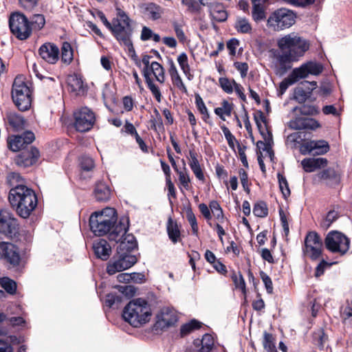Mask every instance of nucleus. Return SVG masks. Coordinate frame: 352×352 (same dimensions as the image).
<instances>
[{
    "instance_id": "obj_1",
    "label": "nucleus",
    "mask_w": 352,
    "mask_h": 352,
    "mask_svg": "<svg viewBox=\"0 0 352 352\" xmlns=\"http://www.w3.org/2000/svg\"><path fill=\"white\" fill-rule=\"evenodd\" d=\"M117 221V214L114 208H106L101 211L93 213L89 218L91 230L98 236L109 234V239L118 243L127 235L129 221L127 217Z\"/></svg>"
},
{
    "instance_id": "obj_2",
    "label": "nucleus",
    "mask_w": 352,
    "mask_h": 352,
    "mask_svg": "<svg viewBox=\"0 0 352 352\" xmlns=\"http://www.w3.org/2000/svg\"><path fill=\"white\" fill-rule=\"evenodd\" d=\"M277 45L281 54L276 55V58L284 71L289 69L292 63L298 61L309 48L307 41L295 32L280 38L277 41Z\"/></svg>"
},
{
    "instance_id": "obj_3",
    "label": "nucleus",
    "mask_w": 352,
    "mask_h": 352,
    "mask_svg": "<svg viewBox=\"0 0 352 352\" xmlns=\"http://www.w3.org/2000/svg\"><path fill=\"white\" fill-rule=\"evenodd\" d=\"M118 243L117 254L107 263V272L113 275L117 272L126 270L136 263L137 257L131 254V251L136 248L137 243L132 234L126 235Z\"/></svg>"
},
{
    "instance_id": "obj_4",
    "label": "nucleus",
    "mask_w": 352,
    "mask_h": 352,
    "mask_svg": "<svg viewBox=\"0 0 352 352\" xmlns=\"http://www.w3.org/2000/svg\"><path fill=\"white\" fill-rule=\"evenodd\" d=\"M8 200L18 215L23 219L29 217L38 204L35 192L21 184L11 188Z\"/></svg>"
},
{
    "instance_id": "obj_5",
    "label": "nucleus",
    "mask_w": 352,
    "mask_h": 352,
    "mask_svg": "<svg viewBox=\"0 0 352 352\" xmlns=\"http://www.w3.org/2000/svg\"><path fill=\"white\" fill-rule=\"evenodd\" d=\"M122 318L133 327H140L151 320V306L143 298L131 300L123 309Z\"/></svg>"
},
{
    "instance_id": "obj_6",
    "label": "nucleus",
    "mask_w": 352,
    "mask_h": 352,
    "mask_svg": "<svg viewBox=\"0 0 352 352\" xmlns=\"http://www.w3.org/2000/svg\"><path fill=\"white\" fill-rule=\"evenodd\" d=\"M32 90L31 82L24 76L15 78L12 87V99L20 111L28 110L31 107Z\"/></svg>"
},
{
    "instance_id": "obj_7",
    "label": "nucleus",
    "mask_w": 352,
    "mask_h": 352,
    "mask_svg": "<svg viewBox=\"0 0 352 352\" xmlns=\"http://www.w3.org/2000/svg\"><path fill=\"white\" fill-rule=\"evenodd\" d=\"M111 31L121 45L126 47L130 52H134L131 41L133 29L129 18L124 11L118 10V18L113 21Z\"/></svg>"
},
{
    "instance_id": "obj_8",
    "label": "nucleus",
    "mask_w": 352,
    "mask_h": 352,
    "mask_svg": "<svg viewBox=\"0 0 352 352\" xmlns=\"http://www.w3.org/2000/svg\"><path fill=\"white\" fill-rule=\"evenodd\" d=\"M296 14L291 10L280 8L271 14L267 25L275 31L289 28L295 23Z\"/></svg>"
},
{
    "instance_id": "obj_9",
    "label": "nucleus",
    "mask_w": 352,
    "mask_h": 352,
    "mask_svg": "<svg viewBox=\"0 0 352 352\" xmlns=\"http://www.w3.org/2000/svg\"><path fill=\"white\" fill-rule=\"evenodd\" d=\"M9 27L12 34L19 40H26L32 34V28L28 17L19 12L10 15Z\"/></svg>"
},
{
    "instance_id": "obj_10",
    "label": "nucleus",
    "mask_w": 352,
    "mask_h": 352,
    "mask_svg": "<svg viewBox=\"0 0 352 352\" xmlns=\"http://www.w3.org/2000/svg\"><path fill=\"white\" fill-rule=\"evenodd\" d=\"M324 244L330 252L344 254L349 249L350 241L342 232L331 231L326 236Z\"/></svg>"
},
{
    "instance_id": "obj_11",
    "label": "nucleus",
    "mask_w": 352,
    "mask_h": 352,
    "mask_svg": "<svg viewBox=\"0 0 352 352\" xmlns=\"http://www.w3.org/2000/svg\"><path fill=\"white\" fill-rule=\"evenodd\" d=\"M74 127L77 132H87L96 122L95 113L88 107H82L74 113Z\"/></svg>"
},
{
    "instance_id": "obj_12",
    "label": "nucleus",
    "mask_w": 352,
    "mask_h": 352,
    "mask_svg": "<svg viewBox=\"0 0 352 352\" xmlns=\"http://www.w3.org/2000/svg\"><path fill=\"white\" fill-rule=\"evenodd\" d=\"M322 245L320 235L316 232H309L305 239L303 253L311 259L316 260L322 254Z\"/></svg>"
},
{
    "instance_id": "obj_13",
    "label": "nucleus",
    "mask_w": 352,
    "mask_h": 352,
    "mask_svg": "<svg viewBox=\"0 0 352 352\" xmlns=\"http://www.w3.org/2000/svg\"><path fill=\"white\" fill-rule=\"evenodd\" d=\"M263 136V140H258L256 146L260 151L258 155V162L261 171L265 173L266 169L263 157H269L270 160L272 162L274 158V153L272 151V145L274 144L272 133H261Z\"/></svg>"
},
{
    "instance_id": "obj_14",
    "label": "nucleus",
    "mask_w": 352,
    "mask_h": 352,
    "mask_svg": "<svg viewBox=\"0 0 352 352\" xmlns=\"http://www.w3.org/2000/svg\"><path fill=\"white\" fill-rule=\"evenodd\" d=\"M17 221L8 210H0V232L8 236L17 232Z\"/></svg>"
},
{
    "instance_id": "obj_15",
    "label": "nucleus",
    "mask_w": 352,
    "mask_h": 352,
    "mask_svg": "<svg viewBox=\"0 0 352 352\" xmlns=\"http://www.w3.org/2000/svg\"><path fill=\"white\" fill-rule=\"evenodd\" d=\"M329 149L330 146L328 142L324 140H309L308 142L301 148L300 153L304 155H321L326 154Z\"/></svg>"
},
{
    "instance_id": "obj_16",
    "label": "nucleus",
    "mask_w": 352,
    "mask_h": 352,
    "mask_svg": "<svg viewBox=\"0 0 352 352\" xmlns=\"http://www.w3.org/2000/svg\"><path fill=\"white\" fill-rule=\"evenodd\" d=\"M41 157L40 152L36 147L22 151L14 159L15 164L23 168L33 166L37 163Z\"/></svg>"
},
{
    "instance_id": "obj_17",
    "label": "nucleus",
    "mask_w": 352,
    "mask_h": 352,
    "mask_svg": "<svg viewBox=\"0 0 352 352\" xmlns=\"http://www.w3.org/2000/svg\"><path fill=\"white\" fill-rule=\"evenodd\" d=\"M34 140V133L11 135L8 138V145L11 151L16 152L31 144Z\"/></svg>"
},
{
    "instance_id": "obj_18",
    "label": "nucleus",
    "mask_w": 352,
    "mask_h": 352,
    "mask_svg": "<svg viewBox=\"0 0 352 352\" xmlns=\"http://www.w3.org/2000/svg\"><path fill=\"white\" fill-rule=\"evenodd\" d=\"M152 57L148 55H144L142 58V63L144 65L142 69V75L145 78L146 83L147 84L148 88L151 91L153 96L158 102L162 100V94L159 87L155 85L151 78H149L148 70L151 67V58Z\"/></svg>"
},
{
    "instance_id": "obj_19",
    "label": "nucleus",
    "mask_w": 352,
    "mask_h": 352,
    "mask_svg": "<svg viewBox=\"0 0 352 352\" xmlns=\"http://www.w3.org/2000/svg\"><path fill=\"white\" fill-rule=\"evenodd\" d=\"M38 53L44 61L50 64H55L59 59V49L52 43L43 44L39 47Z\"/></svg>"
},
{
    "instance_id": "obj_20",
    "label": "nucleus",
    "mask_w": 352,
    "mask_h": 352,
    "mask_svg": "<svg viewBox=\"0 0 352 352\" xmlns=\"http://www.w3.org/2000/svg\"><path fill=\"white\" fill-rule=\"evenodd\" d=\"M287 125L292 130H311L315 131L320 128L319 122L311 118L296 117L291 120Z\"/></svg>"
},
{
    "instance_id": "obj_21",
    "label": "nucleus",
    "mask_w": 352,
    "mask_h": 352,
    "mask_svg": "<svg viewBox=\"0 0 352 352\" xmlns=\"http://www.w3.org/2000/svg\"><path fill=\"white\" fill-rule=\"evenodd\" d=\"M322 69L323 67L321 64L310 61L302 64L300 67H296L293 70L300 80L307 78L309 74L318 75L322 72Z\"/></svg>"
},
{
    "instance_id": "obj_22",
    "label": "nucleus",
    "mask_w": 352,
    "mask_h": 352,
    "mask_svg": "<svg viewBox=\"0 0 352 352\" xmlns=\"http://www.w3.org/2000/svg\"><path fill=\"white\" fill-rule=\"evenodd\" d=\"M157 324L161 328L173 325L177 321V315L175 311L169 307L162 308L157 315Z\"/></svg>"
},
{
    "instance_id": "obj_23",
    "label": "nucleus",
    "mask_w": 352,
    "mask_h": 352,
    "mask_svg": "<svg viewBox=\"0 0 352 352\" xmlns=\"http://www.w3.org/2000/svg\"><path fill=\"white\" fill-rule=\"evenodd\" d=\"M328 164V160L324 157H309L301 161V165L307 173H312L316 170L323 168Z\"/></svg>"
},
{
    "instance_id": "obj_24",
    "label": "nucleus",
    "mask_w": 352,
    "mask_h": 352,
    "mask_svg": "<svg viewBox=\"0 0 352 352\" xmlns=\"http://www.w3.org/2000/svg\"><path fill=\"white\" fill-rule=\"evenodd\" d=\"M340 178V173L332 167L324 169L314 175V180L316 182L326 181L331 184L338 183Z\"/></svg>"
},
{
    "instance_id": "obj_25",
    "label": "nucleus",
    "mask_w": 352,
    "mask_h": 352,
    "mask_svg": "<svg viewBox=\"0 0 352 352\" xmlns=\"http://www.w3.org/2000/svg\"><path fill=\"white\" fill-rule=\"evenodd\" d=\"M3 249V257L13 266H18L21 261V256L18 248L12 243L7 242Z\"/></svg>"
},
{
    "instance_id": "obj_26",
    "label": "nucleus",
    "mask_w": 352,
    "mask_h": 352,
    "mask_svg": "<svg viewBox=\"0 0 352 352\" xmlns=\"http://www.w3.org/2000/svg\"><path fill=\"white\" fill-rule=\"evenodd\" d=\"M140 8L143 13L152 20L160 19L164 13V9L154 3H142Z\"/></svg>"
},
{
    "instance_id": "obj_27",
    "label": "nucleus",
    "mask_w": 352,
    "mask_h": 352,
    "mask_svg": "<svg viewBox=\"0 0 352 352\" xmlns=\"http://www.w3.org/2000/svg\"><path fill=\"white\" fill-rule=\"evenodd\" d=\"M67 82L69 91L76 95L83 94L85 92V87L80 76L70 75L67 77Z\"/></svg>"
},
{
    "instance_id": "obj_28",
    "label": "nucleus",
    "mask_w": 352,
    "mask_h": 352,
    "mask_svg": "<svg viewBox=\"0 0 352 352\" xmlns=\"http://www.w3.org/2000/svg\"><path fill=\"white\" fill-rule=\"evenodd\" d=\"M94 249L97 257L102 260H107L111 252V248L104 239H99L94 244Z\"/></svg>"
},
{
    "instance_id": "obj_29",
    "label": "nucleus",
    "mask_w": 352,
    "mask_h": 352,
    "mask_svg": "<svg viewBox=\"0 0 352 352\" xmlns=\"http://www.w3.org/2000/svg\"><path fill=\"white\" fill-rule=\"evenodd\" d=\"M306 133H289L287 137V144L292 148H298L300 152L302 146L308 142L309 140L305 137Z\"/></svg>"
},
{
    "instance_id": "obj_30",
    "label": "nucleus",
    "mask_w": 352,
    "mask_h": 352,
    "mask_svg": "<svg viewBox=\"0 0 352 352\" xmlns=\"http://www.w3.org/2000/svg\"><path fill=\"white\" fill-rule=\"evenodd\" d=\"M169 65L170 67L168 72L173 85H175L182 92L187 93V89L178 73L177 69L174 62L172 60L169 61Z\"/></svg>"
},
{
    "instance_id": "obj_31",
    "label": "nucleus",
    "mask_w": 352,
    "mask_h": 352,
    "mask_svg": "<svg viewBox=\"0 0 352 352\" xmlns=\"http://www.w3.org/2000/svg\"><path fill=\"white\" fill-rule=\"evenodd\" d=\"M8 123L14 130H22L25 124L23 117L16 112H8L6 113Z\"/></svg>"
},
{
    "instance_id": "obj_32",
    "label": "nucleus",
    "mask_w": 352,
    "mask_h": 352,
    "mask_svg": "<svg viewBox=\"0 0 352 352\" xmlns=\"http://www.w3.org/2000/svg\"><path fill=\"white\" fill-rule=\"evenodd\" d=\"M148 72L149 78H151V75L153 74L157 82L161 84L164 82V69L161 64L155 61L151 62L150 69Z\"/></svg>"
},
{
    "instance_id": "obj_33",
    "label": "nucleus",
    "mask_w": 352,
    "mask_h": 352,
    "mask_svg": "<svg viewBox=\"0 0 352 352\" xmlns=\"http://www.w3.org/2000/svg\"><path fill=\"white\" fill-rule=\"evenodd\" d=\"M211 16L216 21L221 22L226 20L228 14L222 3L218 1L209 10Z\"/></svg>"
},
{
    "instance_id": "obj_34",
    "label": "nucleus",
    "mask_w": 352,
    "mask_h": 352,
    "mask_svg": "<svg viewBox=\"0 0 352 352\" xmlns=\"http://www.w3.org/2000/svg\"><path fill=\"white\" fill-rule=\"evenodd\" d=\"M299 80L300 79L296 76V74L294 70H292L290 74L280 83L279 87L277 89L278 96L281 97L285 94L289 86L294 84Z\"/></svg>"
},
{
    "instance_id": "obj_35",
    "label": "nucleus",
    "mask_w": 352,
    "mask_h": 352,
    "mask_svg": "<svg viewBox=\"0 0 352 352\" xmlns=\"http://www.w3.org/2000/svg\"><path fill=\"white\" fill-rule=\"evenodd\" d=\"M94 193L98 201H104L109 199L111 192L109 186L106 184L98 182L96 184Z\"/></svg>"
},
{
    "instance_id": "obj_36",
    "label": "nucleus",
    "mask_w": 352,
    "mask_h": 352,
    "mask_svg": "<svg viewBox=\"0 0 352 352\" xmlns=\"http://www.w3.org/2000/svg\"><path fill=\"white\" fill-rule=\"evenodd\" d=\"M234 28L237 32L241 34H251L252 27L249 21L245 17H237L234 23Z\"/></svg>"
},
{
    "instance_id": "obj_37",
    "label": "nucleus",
    "mask_w": 352,
    "mask_h": 352,
    "mask_svg": "<svg viewBox=\"0 0 352 352\" xmlns=\"http://www.w3.org/2000/svg\"><path fill=\"white\" fill-rule=\"evenodd\" d=\"M304 83H309L306 81ZM312 85V88L309 91H306L302 87H298L294 89V98L299 103H303L307 99L309 94L311 91L316 87V82L313 81L309 82Z\"/></svg>"
},
{
    "instance_id": "obj_38",
    "label": "nucleus",
    "mask_w": 352,
    "mask_h": 352,
    "mask_svg": "<svg viewBox=\"0 0 352 352\" xmlns=\"http://www.w3.org/2000/svg\"><path fill=\"white\" fill-rule=\"evenodd\" d=\"M232 109V104L226 100H223L221 104V107H219L214 109V112L223 120H226V118L231 116Z\"/></svg>"
},
{
    "instance_id": "obj_39",
    "label": "nucleus",
    "mask_w": 352,
    "mask_h": 352,
    "mask_svg": "<svg viewBox=\"0 0 352 352\" xmlns=\"http://www.w3.org/2000/svg\"><path fill=\"white\" fill-rule=\"evenodd\" d=\"M194 343L196 345H201L200 352H209L214 346V340L210 334L206 333L201 340H196Z\"/></svg>"
},
{
    "instance_id": "obj_40",
    "label": "nucleus",
    "mask_w": 352,
    "mask_h": 352,
    "mask_svg": "<svg viewBox=\"0 0 352 352\" xmlns=\"http://www.w3.org/2000/svg\"><path fill=\"white\" fill-rule=\"evenodd\" d=\"M74 57L73 50L71 45L68 42H64L61 47V60L68 65Z\"/></svg>"
},
{
    "instance_id": "obj_41",
    "label": "nucleus",
    "mask_w": 352,
    "mask_h": 352,
    "mask_svg": "<svg viewBox=\"0 0 352 352\" xmlns=\"http://www.w3.org/2000/svg\"><path fill=\"white\" fill-rule=\"evenodd\" d=\"M167 232L170 239L174 243H177L180 237V232L178 226L174 223L170 219L168 220L167 225Z\"/></svg>"
},
{
    "instance_id": "obj_42",
    "label": "nucleus",
    "mask_w": 352,
    "mask_h": 352,
    "mask_svg": "<svg viewBox=\"0 0 352 352\" xmlns=\"http://www.w3.org/2000/svg\"><path fill=\"white\" fill-rule=\"evenodd\" d=\"M340 215L338 211L335 210H330L325 218L321 221V227L324 229H328L339 218Z\"/></svg>"
},
{
    "instance_id": "obj_43",
    "label": "nucleus",
    "mask_w": 352,
    "mask_h": 352,
    "mask_svg": "<svg viewBox=\"0 0 352 352\" xmlns=\"http://www.w3.org/2000/svg\"><path fill=\"white\" fill-rule=\"evenodd\" d=\"M30 23L32 30H41L45 24V19L43 14H36L31 16Z\"/></svg>"
},
{
    "instance_id": "obj_44",
    "label": "nucleus",
    "mask_w": 352,
    "mask_h": 352,
    "mask_svg": "<svg viewBox=\"0 0 352 352\" xmlns=\"http://www.w3.org/2000/svg\"><path fill=\"white\" fill-rule=\"evenodd\" d=\"M177 62L181 69L183 71L186 76L190 80V69L188 62V56L186 54L182 53L177 57Z\"/></svg>"
},
{
    "instance_id": "obj_45",
    "label": "nucleus",
    "mask_w": 352,
    "mask_h": 352,
    "mask_svg": "<svg viewBox=\"0 0 352 352\" xmlns=\"http://www.w3.org/2000/svg\"><path fill=\"white\" fill-rule=\"evenodd\" d=\"M219 84L224 92L230 94L234 91L235 80L234 79H229L227 77H221L219 79Z\"/></svg>"
},
{
    "instance_id": "obj_46",
    "label": "nucleus",
    "mask_w": 352,
    "mask_h": 352,
    "mask_svg": "<svg viewBox=\"0 0 352 352\" xmlns=\"http://www.w3.org/2000/svg\"><path fill=\"white\" fill-rule=\"evenodd\" d=\"M263 344L264 349L268 352H277L274 344V339L271 333L266 331L264 332Z\"/></svg>"
},
{
    "instance_id": "obj_47",
    "label": "nucleus",
    "mask_w": 352,
    "mask_h": 352,
    "mask_svg": "<svg viewBox=\"0 0 352 352\" xmlns=\"http://www.w3.org/2000/svg\"><path fill=\"white\" fill-rule=\"evenodd\" d=\"M296 111L305 116L315 115L318 113V110L315 106L309 104H303L300 107H296L293 108L292 112L295 113Z\"/></svg>"
},
{
    "instance_id": "obj_48",
    "label": "nucleus",
    "mask_w": 352,
    "mask_h": 352,
    "mask_svg": "<svg viewBox=\"0 0 352 352\" xmlns=\"http://www.w3.org/2000/svg\"><path fill=\"white\" fill-rule=\"evenodd\" d=\"M1 287L9 294H13L16 291V283L8 277H3L0 280Z\"/></svg>"
},
{
    "instance_id": "obj_49",
    "label": "nucleus",
    "mask_w": 352,
    "mask_h": 352,
    "mask_svg": "<svg viewBox=\"0 0 352 352\" xmlns=\"http://www.w3.org/2000/svg\"><path fill=\"white\" fill-rule=\"evenodd\" d=\"M200 327V323L195 320H192L190 322L186 323L182 326L180 333L182 336H184L188 333H190L191 331H192L195 329H197Z\"/></svg>"
},
{
    "instance_id": "obj_50",
    "label": "nucleus",
    "mask_w": 352,
    "mask_h": 352,
    "mask_svg": "<svg viewBox=\"0 0 352 352\" xmlns=\"http://www.w3.org/2000/svg\"><path fill=\"white\" fill-rule=\"evenodd\" d=\"M179 176V181L181 184V186L186 190H188L190 188V178L188 175V173L184 170H179L178 169H176L175 170Z\"/></svg>"
},
{
    "instance_id": "obj_51",
    "label": "nucleus",
    "mask_w": 352,
    "mask_h": 352,
    "mask_svg": "<svg viewBox=\"0 0 352 352\" xmlns=\"http://www.w3.org/2000/svg\"><path fill=\"white\" fill-rule=\"evenodd\" d=\"M253 213L258 217H265L268 214V209L265 203L261 201L256 203L253 208Z\"/></svg>"
},
{
    "instance_id": "obj_52",
    "label": "nucleus",
    "mask_w": 352,
    "mask_h": 352,
    "mask_svg": "<svg viewBox=\"0 0 352 352\" xmlns=\"http://www.w3.org/2000/svg\"><path fill=\"white\" fill-rule=\"evenodd\" d=\"M232 279L235 285V287L240 289L245 294L246 293L245 282L242 274L240 272L238 274L233 273L232 275Z\"/></svg>"
},
{
    "instance_id": "obj_53",
    "label": "nucleus",
    "mask_w": 352,
    "mask_h": 352,
    "mask_svg": "<svg viewBox=\"0 0 352 352\" xmlns=\"http://www.w3.org/2000/svg\"><path fill=\"white\" fill-rule=\"evenodd\" d=\"M277 177L278 179L279 187L283 196L285 197L289 196L290 195V190L289 188V185L285 177L280 173H278Z\"/></svg>"
},
{
    "instance_id": "obj_54",
    "label": "nucleus",
    "mask_w": 352,
    "mask_h": 352,
    "mask_svg": "<svg viewBox=\"0 0 352 352\" xmlns=\"http://www.w3.org/2000/svg\"><path fill=\"white\" fill-rule=\"evenodd\" d=\"M7 182L9 185L13 188L16 185L21 184H23V179L18 173H10L7 176Z\"/></svg>"
},
{
    "instance_id": "obj_55",
    "label": "nucleus",
    "mask_w": 352,
    "mask_h": 352,
    "mask_svg": "<svg viewBox=\"0 0 352 352\" xmlns=\"http://www.w3.org/2000/svg\"><path fill=\"white\" fill-rule=\"evenodd\" d=\"M135 276L140 277L141 280L144 279V276L138 273H122L118 275L117 280L120 283H129L131 280L134 279Z\"/></svg>"
},
{
    "instance_id": "obj_56",
    "label": "nucleus",
    "mask_w": 352,
    "mask_h": 352,
    "mask_svg": "<svg viewBox=\"0 0 352 352\" xmlns=\"http://www.w3.org/2000/svg\"><path fill=\"white\" fill-rule=\"evenodd\" d=\"M252 18L256 22L261 21L265 18V12L262 6H254L252 9Z\"/></svg>"
},
{
    "instance_id": "obj_57",
    "label": "nucleus",
    "mask_w": 352,
    "mask_h": 352,
    "mask_svg": "<svg viewBox=\"0 0 352 352\" xmlns=\"http://www.w3.org/2000/svg\"><path fill=\"white\" fill-rule=\"evenodd\" d=\"M195 103L197 109L203 115V117L204 118H208V109L205 105L203 99L199 94L195 95Z\"/></svg>"
},
{
    "instance_id": "obj_58",
    "label": "nucleus",
    "mask_w": 352,
    "mask_h": 352,
    "mask_svg": "<svg viewBox=\"0 0 352 352\" xmlns=\"http://www.w3.org/2000/svg\"><path fill=\"white\" fill-rule=\"evenodd\" d=\"M80 164L84 170H91L94 167V162L92 158L88 156H82L80 160Z\"/></svg>"
},
{
    "instance_id": "obj_59",
    "label": "nucleus",
    "mask_w": 352,
    "mask_h": 352,
    "mask_svg": "<svg viewBox=\"0 0 352 352\" xmlns=\"http://www.w3.org/2000/svg\"><path fill=\"white\" fill-rule=\"evenodd\" d=\"M285 3L295 6L305 8L307 6L311 5L315 2V0H283Z\"/></svg>"
},
{
    "instance_id": "obj_60",
    "label": "nucleus",
    "mask_w": 352,
    "mask_h": 352,
    "mask_svg": "<svg viewBox=\"0 0 352 352\" xmlns=\"http://www.w3.org/2000/svg\"><path fill=\"white\" fill-rule=\"evenodd\" d=\"M260 276L262 279L265 287L266 288L267 292L268 294L273 293V284L270 277L264 272L261 271L260 272Z\"/></svg>"
},
{
    "instance_id": "obj_61",
    "label": "nucleus",
    "mask_w": 352,
    "mask_h": 352,
    "mask_svg": "<svg viewBox=\"0 0 352 352\" xmlns=\"http://www.w3.org/2000/svg\"><path fill=\"white\" fill-rule=\"evenodd\" d=\"M38 0H19V4L25 10L32 11L37 6Z\"/></svg>"
},
{
    "instance_id": "obj_62",
    "label": "nucleus",
    "mask_w": 352,
    "mask_h": 352,
    "mask_svg": "<svg viewBox=\"0 0 352 352\" xmlns=\"http://www.w3.org/2000/svg\"><path fill=\"white\" fill-rule=\"evenodd\" d=\"M186 217L189 223L191 226L193 233L197 234L198 232V226L195 214L192 213L191 210H188L186 212Z\"/></svg>"
},
{
    "instance_id": "obj_63",
    "label": "nucleus",
    "mask_w": 352,
    "mask_h": 352,
    "mask_svg": "<svg viewBox=\"0 0 352 352\" xmlns=\"http://www.w3.org/2000/svg\"><path fill=\"white\" fill-rule=\"evenodd\" d=\"M254 120L260 132H263L266 127L265 118L262 112L254 116Z\"/></svg>"
},
{
    "instance_id": "obj_64",
    "label": "nucleus",
    "mask_w": 352,
    "mask_h": 352,
    "mask_svg": "<svg viewBox=\"0 0 352 352\" xmlns=\"http://www.w3.org/2000/svg\"><path fill=\"white\" fill-rule=\"evenodd\" d=\"M121 301V298L119 296L113 294H107L105 299V304L107 306L111 307L116 303Z\"/></svg>"
}]
</instances>
